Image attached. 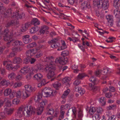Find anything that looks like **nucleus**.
Returning a JSON list of instances; mask_svg holds the SVG:
<instances>
[{
	"instance_id": "nucleus-1",
	"label": "nucleus",
	"mask_w": 120,
	"mask_h": 120,
	"mask_svg": "<svg viewBox=\"0 0 120 120\" xmlns=\"http://www.w3.org/2000/svg\"><path fill=\"white\" fill-rule=\"evenodd\" d=\"M36 110L34 108L30 106L29 107H20L18 110L17 112L18 116H21L22 114L27 117L29 116L32 114L35 113Z\"/></svg>"
},
{
	"instance_id": "nucleus-2",
	"label": "nucleus",
	"mask_w": 120,
	"mask_h": 120,
	"mask_svg": "<svg viewBox=\"0 0 120 120\" xmlns=\"http://www.w3.org/2000/svg\"><path fill=\"white\" fill-rule=\"evenodd\" d=\"M56 69L55 66L52 64L47 66L44 69V71L45 72L49 71L47 76L49 79H51V81L53 80L56 78L54 73V71Z\"/></svg>"
},
{
	"instance_id": "nucleus-3",
	"label": "nucleus",
	"mask_w": 120,
	"mask_h": 120,
	"mask_svg": "<svg viewBox=\"0 0 120 120\" xmlns=\"http://www.w3.org/2000/svg\"><path fill=\"white\" fill-rule=\"evenodd\" d=\"M93 4L94 5L97 6H101L104 9H107L108 7L109 3L107 1H103L102 0H94Z\"/></svg>"
},
{
	"instance_id": "nucleus-4",
	"label": "nucleus",
	"mask_w": 120,
	"mask_h": 120,
	"mask_svg": "<svg viewBox=\"0 0 120 120\" xmlns=\"http://www.w3.org/2000/svg\"><path fill=\"white\" fill-rule=\"evenodd\" d=\"M89 80L92 82V83L89 84V89L92 91H96L98 88V87L95 85L97 83H96V79L94 76H92L90 78Z\"/></svg>"
},
{
	"instance_id": "nucleus-5",
	"label": "nucleus",
	"mask_w": 120,
	"mask_h": 120,
	"mask_svg": "<svg viewBox=\"0 0 120 120\" xmlns=\"http://www.w3.org/2000/svg\"><path fill=\"white\" fill-rule=\"evenodd\" d=\"M13 33V30H12L9 32V31L8 29H5L4 31V35L3 37L4 40L7 41L12 38Z\"/></svg>"
},
{
	"instance_id": "nucleus-6",
	"label": "nucleus",
	"mask_w": 120,
	"mask_h": 120,
	"mask_svg": "<svg viewBox=\"0 0 120 120\" xmlns=\"http://www.w3.org/2000/svg\"><path fill=\"white\" fill-rule=\"evenodd\" d=\"M47 102V100H45L43 101L41 103L40 106L37 108L36 111L37 115H40L41 114L43 111L44 107Z\"/></svg>"
},
{
	"instance_id": "nucleus-7",
	"label": "nucleus",
	"mask_w": 120,
	"mask_h": 120,
	"mask_svg": "<svg viewBox=\"0 0 120 120\" xmlns=\"http://www.w3.org/2000/svg\"><path fill=\"white\" fill-rule=\"evenodd\" d=\"M53 92L52 90L50 89L45 88L42 91L41 94L44 97H49L50 96H53L54 95L53 94Z\"/></svg>"
},
{
	"instance_id": "nucleus-8",
	"label": "nucleus",
	"mask_w": 120,
	"mask_h": 120,
	"mask_svg": "<svg viewBox=\"0 0 120 120\" xmlns=\"http://www.w3.org/2000/svg\"><path fill=\"white\" fill-rule=\"evenodd\" d=\"M56 63H59L62 65H65L68 62L67 58L66 59L64 57H60L56 58L55 61Z\"/></svg>"
},
{
	"instance_id": "nucleus-9",
	"label": "nucleus",
	"mask_w": 120,
	"mask_h": 120,
	"mask_svg": "<svg viewBox=\"0 0 120 120\" xmlns=\"http://www.w3.org/2000/svg\"><path fill=\"white\" fill-rule=\"evenodd\" d=\"M19 12H14L13 15H12V17L13 18H16V20L18 19H21L22 18H25V14L24 13H22L21 14H19Z\"/></svg>"
},
{
	"instance_id": "nucleus-10",
	"label": "nucleus",
	"mask_w": 120,
	"mask_h": 120,
	"mask_svg": "<svg viewBox=\"0 0 120 120\" xmlns=\"http://www.w3.org/2000/svg\"><path fill=\"white\" fill-rule=\"evenodd\" d=\"M58 40L57 38L51 40L49 42H48L49 43L51 44V47L53 48H56L59 46V44L58 43H56V42Z\"/></svg>"
},
{
	"instance_id": "nucleus-11",
	"label": "nucleus",
	"mask_w": 120,
	"mask_h": 120,
	"mask_svg": "<svg viewBox=\"0 0 120 120\" xmlns=\"http://www.w3.org/2000/svg\"><path fill=\"white\" fill-rule=\"evenodd\" d=\"M14 12L11 8L8 9L4 13V17L6 18H7L10 16L12 17V16L13 15Z\"/></svg>"
},
{
	"instance_id": "nucleus-12",
	"label": "nucleus",
	"mask_w": 120,
	"mask_h": 120,
	"mask_svg": "<svg viewBox=\"0 0 120 120\" xmlns=\"http://www.w3.org/2000/svg\"><path fill=\"white\" fill-rule=\"evenodd\" d=\"M19 23V21L15 19L14 20H12L8 22L6 25V26L9 27L11 26H14L15 24H18Z\"/></svg>"
},
{
	"instance_id": "nucleus-13",
	"label": "nucleus",
	"mask_w": 120,
	"mask_h": 120,
	"mask_svg": "<svg viewBox=\"0 0 120 120\" xmlns=\"http://www.w3.org/2000/svg\"><path fill=\"white\" fill-rule=\"evenodd\" d=\"M74 90L75 91H78L81 95H82L84 94L85 92L84 89L81 87H75Z\"/></svg>"
},
{
	"instance_id": "nucleus-14",
	"label": "nucleus",
	"mask_w": 120,
	"mask_h": 120,
	"mask_svg": "<svg viewBox=\"0 0 120 120\" xmlns=\"http://www.w3.org/2000/svg\"><path fill=\"white\" fill-rule=\"evenodd\" d=\"M43 76L40 73L37 74H35L33 77V79L34 80H37L38 81H40L42 79Z\"/></svg>"
},
{
	"instance_id": "nucleus-15",
	"label": "nucleus",
	"mask_w": 120,
	"mask_h": 120,
	"mask_svg": "<svg viewBox=\"0 0 120 120\" xmlns=\"http://www.w3.org/2000/svg\"><path fill=\"white\" fill-rule=\"evenodd\" d=\"M29 37L30 36L28 35H26L23 36V41L26 44L30 42L31 39L29 38Z\"/></svg>"
},
{
	"instance_id": "nucleus-16",
	"label": "nucleus",
	"mask_w": 120,
	"mask_h": 120,
	"mask_svg": "<svg viewBox=\"0 0 120 120\" xmlns=\"http://www.w3.org/2000/svg\"><path fill=\"white\" fill-rule=\"evenodd\" d=\"M106 18L108 21V22L111 26H112L113 25V16H112L109 15L106 16Z\"/></svg>"
},
{
	"instance_id": "nucleus-17",
	"label": "nucleus",
	"mask_w": 120,
	"mask_h": 120,
	"mask_svg": "<svg viewBox=\"0 0 120 120\" xmlns=\"http://www.w3.org/2000/svg\"><path fill=\"white\" fill-rule=\"evenodd\" d=\"M25 87L26 90L28 91L30 93L32 92L35 91L36 90L35 87L29 86L28 85L25 86Z\"/></svg>"
},
{
	"instance_id": "nucleus-18",
	"label": "nucleus",
	"mask_w": 120,
	"mask_h": 120,
	"mask_svg": "<svg viewBox=\"0 0 120 120\" xmlns=\"http://www.w3.org/2000/svg\"><path fill=\"white\" fill-rule=\"evenodd\" d=\"M43 68V66L41 64H38L36 65L35 68L34 70L36 71L39 70L40 71H42L44 70V69Z\"/></svg>"
},
{
	"instance_id": "nucleus-19",
	"label": "nucleus",
	"mask_w": 120,
	"mask_h": 120,
	"mask_svg": "<svg viewBox=\"0 0 120 120\" xmlns=\"http://www.w3.org/2000/svg\"><path fill=\"white\" fill-rule=\"evenodd\" d=\"M34 49H33L27 50L26 52V56L27 57H31L34 54Z\"/></svg>"
},
{
	"instance_id": "nucleus-20",
	"label": "nucleus",
	"mask_w": 120,
	"mask_h": 120,
	"mask_svg": "<svg viewBox=\"0 0 120 120\" xmlns=\"http://www.w3.org/2000/svg\"><path fill=\"white\" fill-rule=\"evenodd\" d=\"M11 42H12V45L14 46L20 45V42L19 41L16 40L11 38Z\"/></svg>"
},
{
	"instance_id": "nucleus-21",
	"label": "nucleus",
	"mask_w": 120,
	"mask_h": 120,
	"mask_svg": "<svg viewBox=\"0 0 120 120\" xmlns=\"http://www.w3.org/2000/svg\"><path fill=\"white\" fill-rule=\"evenodd\" d=\"M31 23L34 26L38 25L40 24V22L36 18H34L31 20Z\"/></svg>"
},
{
	"instance_id": "nucleus-22",
	"label": "nucleus",
	"mask_w": 120,
	"mask_h": 120,
	"mask_svg": "<svg viewBox=\"0 0 120 120\" xmlns=\"http://www.w3.org/2000/svg\"><path fill=\"white\" fill-rule=\"evenodd\" d=\"M36 50L37 54L35 55V57L36 58H38L41 57L43 54L42 52L38 49H36Z\"/></svg>"
},
{
	"instance_id": "nucleus-23",
	"label": "nucleus",
	"mask_w": 120,
	"mask_h": 120,
	"mask_svg": "<svg viewBox=\"0 0 120 120\" xmlns=\"http://www.w3.org/2000/svg\"><path fill=\"white\" fill-rule=\"evenodd\" d=\"M42 94L41 93L39 94L38 95L35 97L34 100L36 102H38L41 100V98L42 97Z\"/></svg>"
},
{
	"instance_id": "nucleus-24",
	"label": "nucleus",
	"mask_w": 120,
	"mask_h": 120,
	"mask_svg": "<svg viewBox=\"0 0 120 120\" xmlns=\"http://www.w3.org/2000/svg\"><path fill=\"white\" fill-rule=\"evenodd\" d=\"M22 62L21 59L19 57H15L13 60V62L15 64H19Z\"/></svg>"
},
{
	"instance_id": "nucleus-25",
	"label": "nucleus",
	"mask_w": 120,
	"mask_h": 120,
	"mask_svg": "<svg viewBox=\"0 0 120 120\" xmlns=\"http://www.w3.org/2000/svg\"><path fill=\"white\" fill-rule=\"evenodd\" d=\"M113 5L115 8H119L120 7V0H114Z\"/></svg>"
},
{
	"instance_id": "nucleus-26",
	"label": "nucleus",
	"mask_w": 120,
	"mask_h": 120,
	"mask_svg": "<svg viewBox=\"0 0 120 120\" xmlns=\"http://www.w3.org/2000/svg\"><path fill=\"white\" fill-rule=\"evenodd\" d=\"M70 79L69 78L65 77L63 78L62 80V82L63 84H66L69 85V82L70 80Z\"/></svg>"
},
{
	"instance_id": "nucleus-27",
	"label": "nucleus",
	"mask_w": 120,
	"mask_h": 120,
	"mask_svg": "<svg viewBox=\"0 0 120 120\" xmlns=\"http://www.w3.org/2000/svg\"><path fill=\"white\" fill-rule=\"evenodd\" d=\"M30 71L28 68L26 67H24L22 68L20 71L21 73L25 74L28 72Z\"/></svg>"
},
{
	"instance_id": "nucleus-28",
	"label": "nucleus",
	"mask_w": 120,
	"mask_h": 120,
	"mask_svg": "<svg viewBox=\"0 0 120 120\" xmlns=\"http://www.w3.org/2000/svg\"><path fill=\"white\" fill-rule=\"evenodd\" d=\"M0 84L2 85H5L6 86H7L10 84V82L8 80L6 81L5 80H4L1 81L0 83Z\"/></svg>"
},
{
	"instance_id": "nucleus-29",
	"label": "nucleus",
	"mask_w": 120,
	"mask_h": 120,
	"mask_svg": "<svg viewBox=\"0 0 120 120\" xmlns=\"http://www.w3.org/2000/svg\"><path fill=\"white\" fill-rule=\"evenodd\" d=\"M15 76V74L14 73L12 72L9 74L8 75L9 79L11 80L14 79Z\"/></svg>"
},
{
	"instance_id": "nucleus-30",
	"label": "nucleus",
	"mask_w": 120,
	"mask_h": 120,
	"mask_svg": "<svg viewBox=\"0 0 120 120\" xmlns=\"http://www.w3.org/2000/svg\"><path fill=\"white\" fill-rule=\"evenodd\" d=\"M11 92V90L10 89H7L4 91V94L5 96H7L10 95Z\"/></svg>"
},
{
	"instance_id": "nucleus-31",
	"label": "nucleus",
	"mask_w": 120,
	"mask_h": 120,
	"mask_svg": "<svg viewBox=\"0 0 120 120\" xmlns=\"http://www.w3.org/2000/svg\"><path fill=\"white\" fill-rule=\"evenodd\" d=\"M30 95V93L28 91L26 90L25 92L23 93L22 96L23 98H26L28 97Z\"/></svg>"
},
{
	"instance_id": "nucleus-32",
	"label": "nucleus",
	"mask_w": 120,
	"mask_h": 120,
	"mask_svg": "<svg viewBox=\"0 0 120 120\" xmlns=\"http://www.w3.org/2000/svg\"><path fill=\"white\" fill-rule=\"evenodd\" d=\"M100 101L102 105H104L106 104L105 98L104 97H101L100 98Z\"/></svg>"
},
{
	"instance_id": "nucleus-33",
	"label": "nucleus",
	"mask_w": 120,
	"mask_h": 120,
	"mask_svg": "<svg viewBox=\"0 0 120 120\" xmlns=\"http://www.w3.org/2000/svg\"><path fill=\"white\" fill-rule=\"evenodd\" d=\"M69 54V52L68 51H63L61 53V55L63 56L62 57H64L66 59L67 58L66 57H65V56H67Z\"/></svg>"
},
{
	"instance_id": "nucleus-34",
	"label": "nucleus",
	"mask_w": 120,
	"mask_h": 120,
	"mask_svg": "<svg viewBox=\"0 0 120 120\" xmlns=\"http://www.w3.org/2000/svg\"><path fill=\"white\" fill-rule=\"evenodd\" d=\"M36 45L35 42H33L28 44L27 45L28 48H32L36 46Z\"/></svg>"
},
{
	"instance_id": "nucleus-35",
	"label": "nucleus",
	"mask_w": 120,
	"mask_h": 120,
	"mask_svg": "<svg viewBox=\"0 0 120 120\" xmlns=\"http://www.w3.org/2000/svg\"><path fill=\"white\" fill-rule=\"evenodd\" d=\"M78 117L79 119H81L83 116L82 110L80 108H79V110L78 111Z\"/></svg>"
},
{
	"instance_id": "nucleus-36",
	"label": "nucleus",
	"mask_w": 120,
	"mask_h": 120,
	"mask_svg": "<svg viewBox=\"0 0 120 120\" xmlns=\"http://www.w3.org/2000/svg\"><path fill=\"white\" fill-rule=\"evenodd\" d=\"M114 14L116 16L119 15L120 13V10L119 9V8H116V9L114 10Z\"/></svg>"
},
{
	"instance_id": "nucleus-37",
	"label": "nucleus",
	"mask_w": 120,
	"mask_h": 120,
	"mask_svg": "<svg viewBox=\"0 0 120 120\" xmlns=\"http://www.w3.org/2000/svg\"><path fill=\"white\" fill-rule=\"evenodd\" d=\"M77 79L74 81L73 83L74 85L75 86V87H76V86L80 84L81 83V81L80 79Z\"/></svg>"
},
{
	"instance_id": "nucleus-38",
	"label": "nucleus",
	"mask_w": 120,
	"mask_h": 120,
	"mask_svg": "<svg viewBox=\"0 0 120 120\" xmlns=\"http://www.w3.org/2000/svg\"><path fill=\"white\" fill-rule=\"evenodd\" d=\"M11 49L13 52H19L21 50L20 48L13 47Z\"/></svg>"
},
{
	"instance_id": "nucleus-39",
	"label": "nucleus",
	"mask_w": 120,
	"mask_h": 120,
	"mask_svg": "<svg viewBox=\"0 0 120 120\" xmlns=\"http://www.w3.org/2000/svg\"><path fill=\"white\" fill-rule=\"evenodd\" d=\"M30 57H27L24 60V63L26 64H27L30 62Z\"/></svg>"
},
{
	"instance_id": "nucleus-40",
	"label": "nucleus",
	"mask_w": 120,
	"mask_h": 120,
	"mask_svg": "<svg viewBox=\"0 0 120 120\" xmlns=\"http://www.w3.org/2000/svg\"><path fill=\"white\" fill-rule=\"evenodd\" d=\"M6 114L8 115H11L13 112V110L11 109H6Z\"/></svg>"
},
{
	"instance_id": "nucleus-41",
	"label": "nucleus",
	"mask_w": 120,
	"mask_h": 120,
	"mask_svg": "<svg viewBox=\"0 0 120 120\" xmlns=\"http://www.w3.org/2000/svg\"><path fill=\"white\" fill-rule=\"evenodd\" d=\"M68 39L70 41H72L73 42H75L76 41H79V40L78 39L75 38L72 39L70 37H68Z\"/></svg>"
},
{
	"instance_id": "nucleus-42",
	"label": "nucleus",
	"mask_w": 120,
	"mask_h": 120,
	"mask_svg": "<svg viewBox=\"0 0 120 120\" xmlns=\"http://www.w3.org/2000/svg\"><path fill=\"white\" fill-rule=\"evenodd\" d=\"M85 76V74L84 73L79 74L77 77V79H82Z\"/></svg>"
},
{
	"instance_id": "nucleus-43",
	"label": "nucleus",
	"mask_w": 120,
	"mask_h": 120,
	"mask_svg": "<svg viewBox=\"0 0 120 120\" xmlns=\"http://www.w3.org/2000/svg\"><path fill=\"white\" fill-rule=\"evenodd\" d=\"M92 117L93 118H95V120H99L100 118V115L98 114H95L94 116H92Z\"/></svg>"
},
{
	"instance_id": "nucleus-44",
	"label": "nucleus",
	"mask_w": 120,
	"mask_h": 120,
	"mask_svg": "<svg viewBox=\"0 0 120 120\" xmlns=\"http://www.w3.org/2000/svg\"><path fill=\"white\" fill-rule=\"evenodd\" d=\"M95 111V108L94 107L90 108L89 111L91 115L93 114Z\"/></svg>"
},
{
	"instance_id": "nucleus-45",
	"label": "nucleus",
	"mask_w": 120,
	"mask_h": 120,
	"mask_svg": "<svg viewBox=\"0 0 120 120\" xmlns=\"http://www.w3.org/2000/svg\"><path fill=\"white\" fill-rule=\"evenodd\" d=\"M15 95L18 98H20L21 97V93L20 91L19 90L16 93Z\"/></svg>"
},
{
	"instance_id": "nucleus-46",
	"label": "nucleus",
	"mask_w": 120,
	"mask_h": 120,
	"mask_svg": "<svg viewBox=\"0 0 120 120\" xmlns=\"http://www.w3.org/2000/svg\"><path fill=\"white\" fill-rule=\"evenodd\" d=\"M0 117L2 119H4L6 117V115L5 113L3 112H0Z\"/></svg>"
},
{
	"instance_id": "nucleus-47",
	"label": "nucleus",
	"mask_w": 120,
	"mask_h": 120,
	"mask_svg": "<svg viewBox=\"0 0 120 120\" xmlns=\"http://www.w3.org/2000/svg\"><path fill=\"white\" fill-rule=\"evenodd\" d=\"M53 85L54 87L56 88L57 90H58L57 88L60 86V83L57 82L56 83L53 84Z\"/></svg>"
},
{
	"instance_id": "nucleus-48",
	"label": "nucleus",
	"mask_w": 120,
	"mask_h": 120,
	"mask_svg": "<svg viewBox=\"0 0 120 120\" xmlns=\"http://www.w3.org/2000/svg\"><path fill=\"white\" fill-rule=\"evenodd\" d=\"M47 111H48V112L47 113V114L49 115H52L53 114L54 112V111L52 108L48 109V110Z\"/></svg>"
},
{
	"instance_id": "nucleus-49",
	"label": "nucleus",
	"mask_w": 120,
	"mask_h": 120,
	"mask_svg": "<svg viewBox=\"0 0 120 120\" xmlns=\"http://www.w3.org/2000/svg\"><path fill=\"white\" fill-rule=\"evenodd\" d=\"M13 67L12 65L11 64H7L6 66L7 68L9 70H12Z\"/></svg>"
},
{
	"instance_id": "nucleus-50",
	"label": "nucleus",
	"mask_w": 120,
	"mask_h": 120,
	"mask_svg": "<svg viewBox=\"0 0 120 120\" xmlns=\"http://www.w3.org/2000/svg\"><path fill=\"white\" fill-rule=\"evenodd\" d=\"M7 98H5L3 100L2 99H0V108L4 104V102L7 100Z\"/></svg>"
},
{
	"instance_id": "nucleus-51",
	"label": "nucleus",
	"mask_w": 120,
	"mask_h": 120,
	"mask_svg": "<svg viewBox=\"0 0 120 120\" xmlns=\"http://www.w3.org/2000/svg\"><path fill=\"white\" fill-rule=\"evenodd\" d=\"M22 85V83L21 82H16L14 84V88H16Z\"/></svg>"
},
{
	"instance_id": "nucleus-52",
	"label": "nucleus",
	"mask_w": 120,
	"mask_h": 120,
	"mask_svg": "<svg viewBox=\"0 0 120 120\" xmlns=\"http://www.w3.org/2000/svg\"><path fill=\"white\" fill-rule=\"evenodd\" d=\"M109 71L108 68H105L102 71L103 74L106 75L107 74Z\"/></svg>"
},
{
	"instance_id": "nucleus-53",
	"label": "nucleus",
	"mask_w": 120,
	"mask_h": 120,
	"mask_svg": "<svg viewBox=\"0 0 120 120\" xmlns=\"http://www.w3.org/2000/svg\"><path fill=\"white\" fill-rule=\"evenodd\" d=\"M19 100L17 99H14L12 101V103L14 104L17 105L19 102Z\"/></svg>"
},
{
	"instance_id": "nucleus-54",
	"label": "nucleus",
	"mask_w": 120,
	"mask_h": 120,
	"mask_svg": "<svg viewBox=\"0 0 120 120\" xmlns=\"http://www.w3.org/2000/svg\"><path fill=\"white\" fill-rule=\"evenodd\" d=\"M38 30H36V28L33 27L30 30V32L31 33H33L36 32Z\"/></svg>"
},
{
	"instance_id": "nucleus-55",
	"label": "nucleus",
	"mask_w": 120,
	"mask_h": 120,
	"mask_svg": "<svg viewBox=\"0 0 120 120\" xmlns=\"http://www.w3.org/2000/svg\"><path fill=\"white\" fill-rule=\"evenodd\" d=\"M30 62L31 64H34L36 61V59L30 57Z\"/></svg>"
},
{
	"instance_id": "nucleus-56",
	"label": "nucleus",
	"mask_w": 120,
	"mask_h": 120,
	"mask_svg": "<svg viewBox=\"0 0 120 120\" xmlns=\"http://www.w3.org/2000/svg\"><path fill=\"white\" fill-rule=\"evenodd\" d=\"M7 100H6L7 102L6 103V106L10 107L11 105V101L9 100H8V98H7Z\"/></svg>"
},
{
	"instance_id": "nucleus-57",
	"label": "nucleus",
	"mask_w": 120,
	"mask_h": 120,
	"mask_svg": "<svg viewBox=\"0 0 120 120\" xmlns=\"http://www.w3.org/2000/svg\"><path fill=\"white\" fill-rule=\"evenodd\" d=\"M32 75V73H29L26 76V79L27 80H30L31 77V75Z\"/></svg>"
},
{
	"instance_id": "nucleus-58",
	"label": "nucleus",
	"mask_w": 120,
	"mask_h": 120,
	"mask_svg": "<svg viewBox=\"0 0 120 120\" xmlns=\"http://www.w3.org/2000/svg\"><path fill=\"white\" fill-rule=\"evenodd\" d=\"M31 23V22H27L25 24V27L26 28H27L31 26V25H32Z\"/></svg>"
},
{
	"instance_id": "nucleus-59",
	"label": "nucleus",
	"mask_w": 120,
	"mask_h": 120,
	"mask_svg": "<svg viewBox=\"0 0 120 120\" xmlns=\"http://www.w3.org/2000/svg\"><path fill=\"white\" fill-rule=\"evenodd\" d=\"M102 108L101 107H99L97 109V111L98 114V113H101L102 112Z\"/></svg>"
},
{
	"instance_id": "nucleus-60",
	"label": "nucleus",
	"mask_w": 120,
	"mask_h": 120,
	"mask_svg": "<svg viewBox=\"0 0 120 120\" xmlns=\"http://www.w3.org/2000/svg\"><path fill=\"white\" fill-rule=\"evenodd\" d=\"M11 39L8 41L7 42L6 44V46L8 48H9L10 46V45L12 44V42H11Z\"/></svg>"
},
{
	"instance_id": "nucleus-61",
	"label": "nucleus",
	"mask_w": 120,
	"mask_h": 120,
	"mask_svg": "<svg viewBox=\"0 0 120 120\" xmlns=\"http://www.w3.org/2000/svg\"><path fill=\"white\" fill-rule=\"evenodd\" d=\"M101 71L100 70H99L97 71H96L95 72V75L97 76L100 75V74L101 73Z\"/></svg>"
},
{
	"instance_id": "nucleus-62",
	"label": "nucleus",
	"mask_w": 120,
	"mask_h": 120,
	"mask_svg": "<svg viewBox=\"0 0 120 120\" xmlns=\"http://www.w3.org/2000/svg\"><path fill=\"white\" fill-rule=\"evenodd\" d=\"M85 5L86 7L88 8H90L91 7L90 4L89 2H86Z\"/></svg>"
},
{
	"instance_id": "nucleus-63",
	"label": "nucleus",
	"mask_w": 120,
	"mask_h": 120,
	"mask_svg": "<svg viewBox=\"0 0 120 120\" xmlns=\"http://www.w3.org/2000/svg\"><path fill=\"white\" fill-rule=\"evenodd\" d=\"M16 93H15V92H11L10 93V97L11 98H13L14 96L15 95Z\"/></svg>"
},
{
	"instance_id": "nucleus-64",
	"label": "nucleus",
	"mask_w": 120,
	"mask_h": 120,
	"mask_svg": "<svg viewBox=\"0 0 120 120\" xmlns=\"http://www.w3.org/2000/svg\"><path fill=\"white\" fill-rule=\"evenodd\" d=\"M109 91L111 92H113L115 91V90L114 87L111 86L109 87Z\"/></svg>"
}]
</instances>
